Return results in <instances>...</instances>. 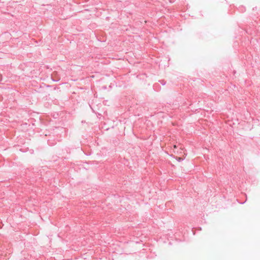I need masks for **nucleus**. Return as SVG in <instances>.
<instances>
[{"label": "nucleus", "instance_id": "1", "mask_svg": "<svg viewBox=\"0 0 260 260\" xmlns=\"http://www.w3.org/2000/svg\"><path fill=\"white\" fill-rule=\"evenodd\" d=\"M183 160V159H182V158H181V157H179V158H178V160L179 161H181V160Z\"/></svg>", "mask_w": 260, "mask_h": 260}, {"label": "nucleus", "instance_id": "2", "mask_svg": "<svg viewBox=\"0 0 260 260\" xmlns=\"http://www.w3.org/2000/svg\"><path fill=\"white\" fill-rule=\"evenodd\" d=\"M174 148H176V145H174Z\"/></svg>", "mask_w": 260, "mask_h": 260}]
</instances>
